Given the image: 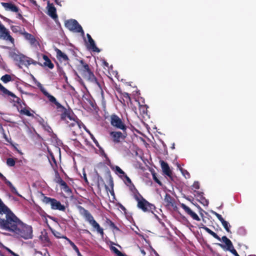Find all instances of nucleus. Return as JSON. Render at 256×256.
<instances>
[{
	"label": "nucleus",
	"mask_w": 256,
	"mask_h": 256,
	"mask_svg": "<svg viewBox=\"0 0 256 256\" xmlns=\"http://www.w3.org/2000/svg\"><path fill=\"white\" fill-rule=\"evenodd\" d=\"M0 229L13 232L24 240L32 238L33 236L32 226L22 222L8 207L0 214Z\"/></svg>",
	"instance_id": "obj_1"
},
{
	"label": "nucleus",
	"mask_w": 256,
	"mask_h": 256,
	"mask_svg": "<svg viewBox=\"0 0 256 256\" xmlns=\"http://www.w3.org/2000/svg\"><path fill=\"white\" fill-rule=\"evenodd\" d=\"M61 110L62 112L60 114L61 120L66 122L68 126L72 129L74 135H76L80 129L78 119L72 112L66 110L64 106Z\"/></svg>",
	"instance_id": "obj_2"
},
{
	"label": "nucleus",
	"mask_w": 256,
	"mask_h": 256,
	"mask_svg": "<svg viewBox=\"0 0 256 256\" xmlns=\"http://www.w3.org/2000/svg\"><path fill=\"white\" fill-rule=\"evenodd\" d=\"M202 226H201L200 228L204 230L208 234L212 236L214 238L218 240L222 241L225 244H218V245L221 248L230 252L234 256H237L238 255L236 250L234 248L232 242L226 236H222V238H220L216 233H215L212 230L210 229L206 226H204L202 224Z\"/></svg>",
	"instance_id": "obj_3"
},
{
	"label": "nucleus",
	"mask_w": 256,
	"mask_h": 256,
	"mask_svg": "<svg viewBox=\"0 0 256 256\" xmlns=\"http://www.w3.org/2000/svg\"><path fill=\"white\" fill-rule=\"evenodd\" d=\"M77 70L79 74L84 79L96 84L100 90L102 94H103L102 84L98 81L94 75L93 72L90 68L89 65H78Z\"/></svg>",
	"instance_id": "obj_4"
},
{
	"label": "nucleus",
	"mask_w": 256,
	"mask_h": 256,
	"mask_svg": "<svg viewBox=\"0 0 256 256\" xmlns=\"http://www.w3.org/2000/svg\"><path fill=\"white\" fill-rule=\"evenodd\" d=\"M78 209L80 214L91 224L97 232L103 236L104 232L103 229L100 226V224L94 220V217L91 214L84 208L82 206H78Z\"/></svg>",
	"instance_id": "obj_5"
},
{
	"label": "nucleus",
	"mask_w": 256,
	"mask_h": 256,
	"mask_svg": "<svg viewBox=\"0 0 256 256\" xmlns=\"http://www.w3.org/2000/svg\"><path fill=\"white\" fill-rule=\"evenodd\" d=\"M42 195V202L46 204H50L52 210L65 212L66 210V206L62 204L60 201L54 198L45 196L44 194Z\"/></svg>",
	"instance_id": "obj_6"
},
{
	"label": "nucleus",
	"mask_w": 256,
	"mask_h": 256,
	"mask_svg": "<svg viewBox=\"0 0 256 256\" xmlns=\"http://www.w3.org/2000/svg\"><path fill=\"white\" fill-rule=\"evenodd\" d=\"M96 173V172L100 174H103L107 176L109 179H108V184L113 189L114 186V182L112 180V178L110 174V171L109 169V168L106 166V164L104 163L103 162H100L98 163L96 166V168L95 169Z\"/></svg>",
	"instance_id": "obj_7"
},
{
	"label": "nucleus",
	"mask_w": 256,
	"mask_h": 256,
	"mask_svg": "<svg viewBox=\"0 0 256 256\" xmlns=\"http://www.w3.org/2000/svg\"><path fill=\"white\" fill-rule=\"evenodd\" d=\"M64 25L70 30L73 32H80L82 36H84V32L82 26L76 20L70 19L67 20L65 21Z\"/></svg>",
	"instance_id": "obj_8"
},
{
	"label": "nucleus",
	"mask_w": 256,
	"mask_h": 256,
	"mask_svg": "<svg viewBox=\"0 0 256 256\" xmlns=\"http://www.w3.org/2000/svg\"><path fill=\"white\" fill-rule=\"evenodd\" d=\"M110 122L111 125L122 130H126L127 126L122 120L116 114H112L110 116Z\"/></svg>",
	"instance_id": "obj_9"
},
{
	"label": "nucleus",
	"mask_w": 256,
	"mask_h": 256,
	"mask_svg": "<svg viewBox=\"0 0 256 256\" xmlns=\"http://www.w3.org/2000/svg\"><path fill=\"white\" fill-rule=\"evenodd\" d=\"M11 57L14 61L20 62V64H35L36 63L33 62L30 58L18 52H12Z\"/></svg>",
	"instance_id": "obj_10"
},
{
	"label": "nucleus",
	"mask_w": 256,
	"mask_h": 256,
	"mask_svg": "<svg viewBox=\"0 0 256 256\" xmlns=\"http://www.w3.org/2000/svg\"><path fill=\"white\" fill-rule=\"evenodd\" d=\"M137 206L144 212H151L152 214H154V210H156L155 206L153 204L150 203L145 198H142V200L138 201L137 204Z\"/></svg>",
	"instance_id": "obj_11"
},
{
	"label": "nucleus",
	"mask_w": 256,
	"mask_h": 256,
	"mask_svg": "<svg viewBox=\"0 0 256 256\" xmlns=\"http://www.w3.org/2000/svg\"><path fill=\"white\" fill-rule=\"evenodd\" d=\"M110 135L115 144H118L124 140L128 134L126 130H122V132L119 131H113L110 133Z\"/></svg>",
	"instance_id": "obj_12"
},
{
	"label": "nucleus",
	"mask_w": 256,
	"mask_h": 256,
	"mask_svg": "<svg viewBox=\"0 0 256 256\" xmlns=\"http://www.w3.org/2000/svg\"><path fill=\"white\" fill-rule=\"evenodd\" d=\"M104 72L110 78L112 79L113 76L118 78V72L114 70L112 65H104Z\"/></svg>",
	"instance_id": "obj_13"
},
{
	"label": "nucleus",
	"mask_w": 256,
	"mask_h": 256,
	"mask_svg": "<svg viewBox=\"0 0 256 256\" xmlns=\"http://www.w3.org/2000/svg\"><path fill=\"white\" fill-rule=\"evenodd\" d=\"M40 90L48 98V100L50 102L54 103L56 106V108L58 109H62V108H64V106H62L60 103H59L53 96L50 94L43 88H41Z\"/></svg>",
	"instance_id": "obj_14"
},
{
	"label": "nucleus",
	"mask_w": 256,
	"mask_h": 256,
	"mask_svg": "<svg viewBox=\"0 0 256 256\" xmlns=\"http://www.w3.org/2000/svg\"><path fill=\"white\" fill-rule=\"evenodd\" d=\"M180 207L184 209L186 213L189 215L194 220H196L197 221L200 220V218L198 217V216L185 204H181Z\"/></svg>",
	"instance_id": "obj_15"
},
{
	"label": "nucleus",
	"mask_w": 256,
	"mask_h": 256,
	"mask_svg": "<svg viewBox=\"0 0 256 256\" xmlns=\"http://www.w3.org/2000/svg\"><path fill=\"white\" fill-rule=\"evenodd\" d=\"M1 4L6 10H10L14 12H18L19 11V8L12 2H2Z\"/></svg>",
	"instance_id": "obj_16"
},
{
	"label": "nucleus",
	"mask_w": 256,
	"mask_h": 256,
	"mask_svg": "<svg viewBox=\"0 0 256 256\" xmlns=\"http://www.w3.org/2000/svg\"><path fill=\"white\" fill-rule=\"evenodd\" d=\"M8 92H2V94L8 96H10V102L17 104L20 106H22V100L20 98L16 96L14 93L8 90ZM15 105V104H14Z\"/></svg>",
	"instance_id": "obj_17"
},
{
	"label": "nucleus",
	"mask_w": 256,
	"mask_h": 256,
	"mask_svg": "<svg viewBox=\"0 0 256 256\" xmlns=\"http://www.w3.org/2000/svg\"><path fill=\"white\" fill-rule=\"evenodd\" d=\"M160 162L164 174L171 178L172 177V172L170 170L168 164L164 160H160Z\"/></svg>",
	"instance_id": "obj_18"
},
{
	"label": "nucleus",
	"mask_w": 256,
	"mask_h": 256,
	"mask_svg": "<svg viewBox=\"0 0 256 256\" xmlns=\"http://www.w3.org/2000/svg\"><path fill=\"white\" fill-rule=\"evenodd\" d=\"M54 50L56 52V58L60 62L68 61V58L66 54L56 48H54Z\"/></svg>",
	"instance_id": "obj_19"
},
{
	"label": "nucleus",
	"mask_w": 256,
	"mask_h": 256,
	"mask_svg": "<svg viewBox=\"0 0 256 256\" xmlns=\"http://www.w3.org/2000/svg\"><path fill=\"white\" fill-rule=\"evenodd\" d=\"M48 14L54 19L58 18V16L56 14V8L54 6L53 4H50L49 1L48 2Z\"/></svg>",
	"instance_id": "obj_20"
},
{
	"label": "nucleus",
	"mask_w": 256,
	"mask_h": 256,
	"mask_svg": "<svg viewBox=\"0 0 256 256\" xmlns=\"http://www.w3.org/2000/svg\"><path fill=\"white\" fill-rule=\"evenodd\" d=\"M24 32H23V36H24L25 38L27 40H28L30 44L32 45H34L36 43H38V41L36 39L35 37L30 34H29L25 31L24 28Z\"/></svg>",
	"instance_id": "obj_21"
},
{
	"label": "nucleus",
	"mask_w": 256,
	"mask_h": 256,
	"mask_svg": "<svg viewBox=\"0 0 256 256\" xmlns=\"http://www.w3.org/2000/svg\"><path fill=\"white\" fill-rule=\"evenodd\" d=\"M166 206H174V199L168 194H166L164 198Z\"/></svg>",
	"instance_id": "obj_22"
},
{
	"label": "nucleus",
	"mask_w": 256,
	"mask_h": 256,
	"mask_svg": "<svg viewBox=\"0 0 256 256\" xmlns=\"http://www.w3.org/2000/svg\"><path fill=\"white\" fill-rule=\"evenodd\" d=\"M88 38V42L90 43V47L94 52H100V50L98 48L94 40L91 37L90 35L88 34H86Z\"/></svg>",
	"instance_id": "obj_23"
},
{
	"label": "nucleus",
	"mask_w": 256,
	"mask_h": 256,
	"mask_svg": "<svg viewBox=\"0 0 256 256\" xmlns=\"http://www.w3.org/2000/svg\"><path fill=\"white\" fill-rule=\"evenodd\" d=\"M0 133L2 134L4 138H5V140L8 142L19 153L22 154V152L17 148L15 144H14L12 142L10 141L7 138L6 135L5 134L4 130L2 126V124H0Z\"/></svg>",
	"instance_id": "obj_24"
},
{
	"label": "nucleus",
	"mask_w": 256,
	"mask_h": 256,
	"mask_svg": "<svg viewBox=\"0 0 256 256\" xmlns=\"http://www.w3.org/2000/svg\"><path fill=\"white\" fill-rule=\"evenodd\" d=\"M194 192L196 193L198 197H199L200 199H198V201L202 204L204 206H207L208 204V201L205 198L202 196V192H196L194 190Z\"/></svg>",
	"instance_id": "obj_25"
},
{
	"label": "nucleus",
	"mask_w": 256,
	"mask_h": 256,
	"mask_svg": "<svg viewBox=\"0 0 256 256\" xmlns=\"http://www.w3.org/2000/svg\"><path fill=\"white\" fill-rule=\"evenodd\" d=\"M5 184H7L8 186H9V188L10 189V191L12 193L20 196V195L18 194L16 189L15 188V187L12 185V182L8 180L6 178V180H4Z\"/></svg>",
	"instance_id": "obj_26"
},
{
	"label": "nucleus",
	"mask_w": 256,
	"mask_h": 256,
	"mask_svg": "<svg viewBox=\"0 0 256 256\" xmlns=\"http://www.w3.org/2000/svg\"><path fill=\"white\" fill-rule=\"evenodd\" d=\"M134 198L138 202L140 200H142V198H144L140 193L138 192V190L134 188Z\"/></svg>",
	"instance_id": "obj_27"
},
{
	"label": "nucleus",
	"mask_w": 256,
	"mask_h": 256,
	"mask_svg": "<svg viewBox=\"0 0 256 256\" xmlns=\"http://www.w3.org/2000/svg\"><path fill=\"white\" fill-rule=\"evenodd\" d=\"M11 30L12 32L14 33L19 32L21 34H23V32H24V29L21 30L20 28L18 26H10Z\"/></svg>",
	"instance_id": "obj_28"
},
{
	"label": "nucleus",
	"mask_w": 256,
	"mask_h": 256,
	"mask_svg": "<svg viewBox=\"0 0 256 256\" xmlns=\"http://www.w3.org/2000/svg\"><path fill=\"white\" fill-rule=\"evenodd\" d=\"M20 112L22 114H24L28 116H34V114L30 112V110L26 108L22 109L20 111Z\"/></svg>",
	"instance_id": "obj_29"
},
{
	"label": "nucleus",
	"mask_w": 256,
	"mask_h": 256,
	"mask_svg": "<svg viewBox=\"0 0 256 256\" xmlns=\"http://www.w3.org/2000/svg\"><path fill=\"white\" fill-rule=\"evenodd\" d=\"M222 226H224V229L226 230L228 232H230V233H231V232L230 230V224L226 221L225 220H224L223 221H222L221 222Z\"/></svg>",
	"instance_id": "obj_30"
},
{
	"label": "nucleus",
	"mask_w": 256,
	"mask_h": 256,
	"mask_svg": "<svg viewBox=\"0 0 256 256\" xmlns=\"http://www.w3.org/2000/svg\"><path fill=\"white\" fill-rule=\"evenodd\" d=\"M0 80L6 84L12 80V76L10 74H6L2 77Z\"/></svg>",
	"instance_id": "obj_31"
},
{
	"label": "nucleus",
	"mask_w": 256,
	"mask_h": 256,
	"mask_svg": "<svg viewBox=\"0 0 256 256\" xmlns=\"http://www.w3.org/2000/svg\"><path fill=\"white\" fill-rule=\"evenodd\" d=\"M110 250L113 252L116 256H122V253L120 251L116 248L115 246H112L110 248Z\"/></svg>",
	"instance_id": "obj_32"
},
{
	"label": "nucleus",
	"mask_w": 256,
	"mask_h": 256,
	"mask_svg": "<svg viewBox=\"0 0 256 256\" xmlns=\"http://www.w3.org/2000/svg\"><path fill=\"white\" fill-rule=\"evenodd\" d=\"M16 164V161L13 158H8L6 160V164L9 166H14Z\"/></svg>",
	"instance_id": "obj_33"
},
{
	"label": "nucleus",
	"mask_w": 256,
	"mask_h": 256,
	"mask_svg": "<svg viewBox=\"0 0 256 256\" xmlns=\"http://www.w3.org/2000/svg\"><path fill=\"white\" fill-rule=\"evenodd\" d=\"M114 169L116 174H121L123 176L126 175V173L118 166H116Z\"/></svg>",
	"instance_id": "obj_34"
},
{
	"label": "nucleus",
	"mask_w": 256,
	"mask_h": 256,
	"mask_svg": "<svg viewBox=\"0 0 256 256\" xmlns=\"http://www.w3.org/2000/svg\"><path fill=\"white\" fill-rule=\"evenodd\" d=\"M52 162L50 161V164L54 170L57 169L58 166L56 164V161L53 155H52Z\"/></svg>",
	"instance_id": "obj_35"
},
{
	"label": "nucleus",
	"mask_w": 256,
	"mask_h": 256,
	"mask_svg": "<svg viewBox=\"0 0 256 256\" xmlns=\"http://www.w3.org/2000/svg\"><path fill=\"white\" fill-rule=\"evenodd\" d=\"M7 206H6L0 199V214L2 212H4V210H7Z\"/></svg>",
	"instance_id": "obj_36"
},
{
	"label": "nucleus",
	"mask_w": 256,
	"mask_h": 256,
	"mask_svg": "<svg viewBox=\"0 0 256 256\" xmlns=\"http://www.w3.org/2000/svg\"><path fill=\"white\" fill-rule=\"evenodd\" d=\"M71 246H72L74 250L76 252L78 256H82L78 248L74 242H72Z\"/></svg>",
	"instance_id": "obj_37"
},
{
	"label": "nucleus",
	"mask_w": 256,
	"mask_h": 256,
	"mask_svg": "<svg viewBox=\"0 0 256 256\" xmlns=\"http://www.w3.org/2000/svg\"><path fill=\"white\" fill-rule=\"evenodd\" d=\"M62 188L68 194H70L72 192V190L70 187L68 186L67 184L62 187Z\"/></svg>",
	"instance_id": "obj_38"
},
{
	"label": "nucleus",
	"mask_w": 256,
	"mask_h": 256,
	"mask_svg": "<svg viewBox=\"0 0 256 256\" xmlns=\"http://www.w3.org/2000/svg\"><path fill=\"white\" fill-rule=\"evenodd\" d=\"M55 172V178H54V181L57 182L59 180H60L62 178H60V174L57 170V169L54 170Z\"/></svg>",
	"instance_id": "obj_39"
},
{
	"label": "nucleus",
	"mask_w": 256,
	"mask_h": 256,
	"mask_svg": "<svg viewBox=\"0 0 256 256\" xmlns=\"http://www.w3.org/2000/svg\"><path fill=\"white\" fill-rule=\"evenodd\" d=\"M108 224H109L110 226L114 230H119V228H118V226H116V225L112 221L109 220Z\"/></svg>",
	"instance_id": "obj_40"
},
{
	"label": "nucleus",
	"mask_w": 256,
	"mask_h": 256,
	"mask_svg": "<svg viewBox=\"0 0 256 256\" xmlns=\"http://www.w3.org/2000/svg\"><path fill=\"white\" fill-rule=\"evenodd\" d=\"M96 176L98 178V185H99L100 183L104 184V180L100 176V174L98 173V172H96Z\"/></svg>",
	"instance_id": "obj_41"
},
{
	"label": "nucleus",
	"mask_w": 256,
	"mask_h": 256,
	"mask_svg": "<svg viewBox=\"0 0 256 256\" xmlns=\"http://www.w3.org/2000/svg\"><path fill=\"white\" fill-rule=\"evenodd\" d=\"M152 178H153V179L156 182L158 183L160 186H162V183L161 182L158 178L157 176H156V173H153L152 174Z\"/></svg>",
	"instance_id": "obj_42"
},
{
	"label": "nucleus",
	"mask_w": 256,
	"mask_h": 256,
	"mask_svg": "<svg viewBox=\"0 0 256 256\" xmlns=\"http://www.w3.org/2000/svg\"><path fill=\"white\" fill-rule=\"evenodd\" d=\"M181 171H182V174L186 178H190V174L186 170H183L182 168Z\"/></svg>",
	"instance_id": "obj_43"
},
{
	"label": "nucleus",
	"mask_w": 256,
	"mask_h": 256,
	"mask_svg": "<svg viewBox=\"0 0 256 256\" xmlns=\"http://www.w3.org/2000/svg\"><path fill=\"white\" fill-rule=\"evenodd\" d=\"M212 214H213L214 215H215V216H216V217L218 218V220L220 222H222V221H223L224 220V218L222 217V216L220 214H218V213H217V212H212Z\"/></svg>",
	"instance_id": "obj_44"
},
{
	"label": "nucleus",
	"mask_w": 256,
	"mask_h": 256,
	"mask_svg": "<svg viewBox=\"0 0 256 256\" xmlns=\"http://www.w3.org/2000/svg\"><path fill=\"white\" fill-rule=\"evenodd\" d=\"M52 232L53 234L57 238H62V237H63V236H62L61 234L58 231L54 230H52Z\"/></svg>",
	"instance_id": "obj_45"
},
{
	"label": "nucleus",
	"mask_w": 256,
	"mask_h": 256,
	"mask_svg": "<svg viewBox=\"0 0 256 256\" xmlns=\"http://www.w3.org/2000/svg\"><path fill=\"white\" fill-rule=\"evenodd\" d=\"M43 58L46 60V62H44V64H52L51 60L46 55L43 56Z\"/></svg>",
	"instance_id": "obj_46"
},
{
	"label": "nucleus",
	"mask_w": 256,
	"mask_h": 256,
	"mask_svg": "<svg viewBox=\"0 0 256 256\" xmlns=\"http://www.w3.org/2000/svg\"><path fill=\"white\" fill-rule=\"evenodd\" d=\"M193 188L198 190L200 188V183L198 182H194L192 186Z\"/></svg>",
	"instance_id": "obj_47"
},
{
	"label": "nucleus",
	"mask_w": 256,
	"mask_h": 256,
	"mask_svg": "<svg viewBox=\"0 0 256 256\" xmlns=\"http://www.w3.org/2000/svg\"><path fill=\"white\" fill-rule=\"evenodd\" d=\"M44 67V68L46 70H48L49 69H52L54 67V65H41Z\"/></svg>",
	"instance_id": "obj_48"
},
{
	"label": "nucleus",
	"mask_w": 256,
	"mask_h": 256,
	"mask_svg": "<svg viewBox=\"0 0 256 256\" xmlns=\"http://www.w3.org/2000/svg\"><path fill=\"white\" fill-rule=\"evenodd\" d=\"M0 90L2 92H8V90L4 87L1 84H0Z\"/></svg>",
	"instance_id": "obj_49"
},
{
	"label": "nucleus",
	"mask_w": 256,
	"mask_h": 256,
	"mask_svg": "<svg viewBox=\"0 0 256 256\" xmlns=\"http://www.w3.org/2000/svg\"><path fill=\"white\" fill-rule=\"evenodd\" d=\"M6 250H8V252L10 253L11 254H12L14 256H19L18 254H16L14 252H12L10 248H6Z\"/></svg>",
	"instance_id": "obj_50"
},
{
	"label": "nucleus",
	"mask_w": 256,
	"mask_h": 256,
	"mask_svg": "<svg viewBox=\"0 0 256 256\" xmlns=\"http://www.w3.org/2000/svg\"><path fill=\"white\" fill-rule=\"evenodd\" d=\"M56 183L58 184L62 187L65 185L66 183L62 179L60 180L58 182Z\"/></svg>",
	"instance_id": "obj_51"
},
{
	"label": "nucleus",
	"mask_w": 256,
	"mask_h": 256,
	"mask_svg": "<svg viewBox=\"0 0 256 256\" xmlns=\"http://www.w3.org/2000/svg\"><path fill=\"white\" fill-rule=\"evenodd\" d=\"M124 177L126 178V180L127 181V182L128 184H132L131 180L130 178L126 174V175H124Z\"/></svg>",
	"instance_id": "obj_52"
},
{
	"label": "nucleus",
	"mask_w": 256,
	"mask_h": 256,
	"mask_svg": "<svg viewBox=\"0 0 256 256\" xmlns=\"http://www.w3.org/2000/svg\"><path fill=\"white\" fill-rule=\"evenodd\" d=\"M62 238L66 240L70 245H71L72 242H73L72 240H70L66 236H63V237H62Z\"/></svg>",
	"instance_id": "obj_53"
},
{
	"label": "nucleus",
	"mask_w": 256,
	"mask_h": 256,
	"mask_svg": "<svg viewBox=\"0 0 256 256\" xmlns=\"http://www.w3.org/2000/svg\"><path fill=\"white\" fill-rule=\"evenodd\" d=\"M17 18H20V19L22 20H24V18H23V16H22V14H20V13H18V15H17Z\"/></svg>",
	"instance_id": "obj_54"
},
{
	"label": "nucleus",
	"mask_w": 256,
	"mask_h": 256,
	"mask_svg": "<svg viewBox=\"0 0 256 256\" xmlns=\"http://www.w3.org/2000/svg\"><path fill=\"white\" fill-rule=\"evenodd\" d=\"M192 204H194L200 211H204V210L198 204H194V202H192Z\"/></svg>",
	"instance_id": "obj_55"
},
{
	"label": "nucleus",
	"mask_w": 256,
	"mask_h": 256,
	"mask_svg": "<svg viewBox=\"0 0 256 256\" xmlns=\"http://www.w3.org/2000/svg\"><path fill=\"white\" fill-rule=\"evenodd\" d=\"M0 178L2 180H6V178L0 172Z\"/></svg>",
	"instance_id": "obj_56"
},
{
	"label": "nucleus",
	"mask_w": 256,
	"mask_h": 256,
	"mask_svg": "<svg viewBox=\"0 0 256 256\" xmlns=\"http://www.w3.org/2000/svg\"><path fill=\"white\" fill-rule=\"evenodd\" d=\"M4 20L8 22L9 24L13 22L12 20L6 18H4Z\"/></svg>",
	"instance_id": "obj_57"
},
{
	"label": "nucleus",
	"mask_w": 256,
	"mask_h": 256,
	"mask_svg": "<svg viewBox=\"0 0 256 256\" xmlns=\"http://www.w3.org/2000/svg\"><path fill=\"white\" fill-rule=\"evenodd\" d=\"M140 252L143 255V256H145L146 253V252L144 251V250L141 249L140 250Z\"/></svg>",
	"instance_id": "obj_58"
},
{
	"label": "nucleus",
	"mask_w": 256,
	"mask_h": 256,
	"mask_svg": "<svg viewBox=\"0 0 256 256\" xmlns=\"http://www.w3.org/2000/svg\"><path fill=\"white\" fill-rule=\"evenodd\" d=\"M132 187L130 188V190H131L132 192L134 194V188H136V187L133 184H132Z\"/></svg>",
	"instance_id": "obj_59"
},
{
	"label": "nucleus",
	"mask_w": 256,
	"mask_h": 256,
	"mask_svg": "<svg viewBox=\"0 0 256 256\" xmlns=\"http://www.w3.org/2000/svg\"><path fill=\"white\" fill-rule=\"evenodd\" d=\"M153 252L156 256H160L158 253L154 250H153Z\"/></svg>",
	"instance_id": "obj_60"
},
{
	"label": "nucleus",
	"mask_w": 256,
	"mask_h": 256,
	"mask_svg": "<svg viewBox=\"0 0 256 256\" xmlns=\"http://www.w3.org/2000/svg\"><path fill=\"white\" fill-rule=\"evenodd\" d=\"M21 92L22 93V94H26V95H32V94L28 93V92H24L21 91Z\"/></svg>",
	"instance_id": "obj_61"
},
{
	"label": "nucleus",
	"mask_w": 256,
	"mask_h": 256,
	"mask_svg": "<svg viewBox=\"0 0 256 256\" xmlns=\"http://www.w3.org/2000/svg\"><path fill=\"white\" fill-rule=\"evenodd\" d=\"M102 64H108V63L104 60H102Z\"/></svg>",
	"instance_id": "obj_62"
},
{
	"label": "nucleus",
	"mask_w": 256,
	"mask_h": 256,
	"mask_svg": "<svg viewBox=\"0 0 256 256\" xmlns=\"http://www.w3.org/2000/svg\"><path fill=\"white\" fill-rule=\"evenodd\" d=\"M120 208L122 210H126V208H124V206L122 204H120Z\"/></svg>",
	"instance_id": "obj_63"
},
{
	"label": "nucleus",
	"mask_w": 256,
	"mask_h": 256,
	"mask_svg": "<svg viewBox=\"0 0 256 256\" xmlns=\"http://www.w3.org/2000/svg\"><path fill=\"white\" fill-rule=\"evenodd\" d=\"M199 212L200 213V214L201 216H203V214H202V212H204V211H200V210H199Z\"/></svg>",
	"instance_id": "obj_64"
}]
</instances>
